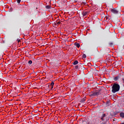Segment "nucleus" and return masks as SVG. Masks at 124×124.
<instances>
[{
    "instance_id": "1",
    "label": "nucleus",
    "mask_w": 124,
    "mask_h": 124,
    "mask_svg": "<svg viewBox=\"0 0 124 124\" xmlns=\"http://www.w3.org/2000/svg\"><path fill=\"white\" fill-rule=\"evenodd\" d=\"M120 85L116 82L114 83L112 87V92L113 93H117V92H119V91H120Z\"/></svg>"
},
{
    "instance_id": "2",
    "label": "nucleus",
    "mask_w": 124,
    "mask_h": 124,
    "mask_svg": "<svg viewBox=\"0 0 124 124\" xmlns=\"http://www.w3.org/2000/svg\"><path fill=\"white\" fill-rule=\"evenodd\" d=\"M99 94H100V90L98 92H94L91 94V96H96V95H99Z\"/></svg>"
},
{
    "instance_id": "3",
    "label": "nucleus",
    "mask_w": 124,
    "mask_h": 124,
    "mask_svg": "<svg viewBox=\"0 0 124 124\" xmlns=\"http://www.w3.org/2000/svg\"><path fill=\"white\" fill-rule=\"evenodd\" d=\"M121 77H122V75L119 74V75H118L117 76L114 78L113 80L115 81H118V79H120V78H121Z\"/></svg>"
},
{
    "instance_id": "4",
    "label": "nucleus",
    "mask_w": 124,
    "mask_h": 124,
    "mask_svg": "<svg viewBox=\"0 0 124 124\" xmlns=\"http://www.w3.org/2000/svg\"><path fill=\"white\" fill-rule=\"evenodd\" d=\"M105 119H106V114L104 113L101 116V121H103V122H104V121H105Z\"/></svg>"
},
{
    "instance_id": "5",
    "label": "nucleus",
    "mask_w": 124,
    "mask_h": 124,
    "mask_svg": "<svg viewBox=\"0 0 124 124\" xmlns=\"http://www.w3.org/2000/svg\"><path fill=\"white\" fill-rule=\"evenodd\" d=\"M111 12H112V13H113V14H118V13H119V11L115 9H111Z\"/></svg>"
},
{
    "instance_id": "6",
    "label": "nucleus",
    "mask_w": 124,
    "mask_h": 124,
    "mask_svg": "<svg viewBox=\"0 0 124 124\" xmlns=\"http://www.w3.org/2000/svg\"><path fill=\"white\" fill-rule=\"evenodd\" d=\"M87 14H88V12H86L85 11H83L82 13V15L83 17H85V16H87Z\"/></svg>"
},
{
    "instance_id": "7",
    "label": "nucleus",
    "mask_w": 124,
    "mask_h": 124,
    "mask_svg": "<svg viewBox=\"0 0 124 124\" xmlns=\"http://www.w3.org/2000/svg\"><path fill=\"white\" fill-rule=\"evenodd\" d=\"M120 116L121 118H122L123 119H124V112H121L120 113Z\"/></svg>"
},
{
    "instance_id": "8",
    "label": "nucleus",
    "mask_w": 124,
    "mask_h": 124,
    "mask_svg": "<svg viewBox=\"0 0 124 124\" xmlns=\"http://www.w3.org/2000/svg\"><path fill=\"white\" fill-rule=\"evenodd\" d=\"M75 46H76V47H77L78 48H79L80 47V44L79 43H75Z\"/></svg>"
},
{
    "instance_id": "9",
    "label": "nucleus",
    "mask_w": 124,
    "mask_h": 124,
    "mask_svg": "<svg viewBox=\"0 0 124 124\" xmlns=\"http://www.w3.org/2000/svg\"><path fill=\"white\" fill-rule=\"evenodd\" d=\"M74 65H76V64H78V61L76 60L74 62H73Z\"/></svg>"
},
{
    "instance_id": "10",
    "label": "nucleus",
    "mask_w": 124,
    "mask_h": 124,
    "mask_svg": "<svg viewBox=\"0 0 124 124\" xmlns=\"http://www.w3.org/2000/svg\"><path fill=\"white\" fill-rule=\"evenodd\" d=\"M106 105H107V106H110V101H107Z\"/></svg>"
},
{
    "instance_id": "11",
    "label": "nucleus",
    "mask_w": 124,
    "mask_h": 124,
    "mask_svg": "<svg viewBox=\"0 0 124 124\" xmlns=\"http://www.w3.org/2000/svg\"><path fill=\"white\" fill-rule=\"evenodd\" d=\"M46 9H50L51 6H49V5H46Z\"/></svg>"
},
{
    "instance_id": "12",
    "label": "nucleus",
    "mask_w": 124,
    "mask_h": 124,
    "mask_svg": "<svg viewBox=\"0 0 124 124\" xmlns=\"http://www.w3.org/2000/svg\"><path fill=\"white\" fill-rule=\"evenodd\" d=\"M116 64L117 65H121V61H118L117 62Z\"/></svg>"
},
{
    "instance_id": "13",
    "label": "nucleus",
    "mask_w": 124,
    "mask_h": 124,
    "mask_svg": "<svg viewBox=\"0 0 124 124\" xmlns=\"http://www.w3.org/2000/svg\"><path fill=\"white\" fill-rule=\"evenodd\" d=\"M54 84H55V83H54V82H53V81L51 82V84H50V86H52V89H53V87H54Z\"/></svg>"
},
{
    "instance_id": "14",
    "label": "nucleus",
    "mask_w": 124,
    "mask_h": 124,
    "mask_svg": "<svg viewBox=\"0 0 124 124\" xmlns=\"http://www.w3.org/2000/svg\"><path fill=\"white\" fill-rule=\"evenodd\" d=\"M82 58H83V59H86L87 58V55H86V54H84L82 55Z\"/></svg>"
},
{
    "instance_id": "15",
    "label": "nucleus",
    "mask_w": 124,
    "mask_h": 124,
    "mask_svg": "<svg viewBox=\"0 0 124 124\" xmlns=\"http://www.w3.org/2000/svg\"><path fill=\"white\" fill-rule=\"evenodd\" d=\"M109 45L110 47H113V43H109Z\"/></svg>"
},
{
    "instance_id": "16",
    "label": "nucleus",
    "mask_w": 124,
    "mask_h": 124,
    "mask_svg": "<svg viewBox=\"0 0 124 124\" xmlns=\"http://www.w3.org/2000/svg\"><path fill=\"white\" fill-rule=\"evenodd\" d=\"M29 64H31L32 63V61L31 60H30L28 62Z\"/></svg>"
},
{
    "instance_id": "17",
    "label": "nucleus",
    "mask_w": 124,
    "mask_h": 124,
    "mask_svg": "<svg viewBox=\"0 0 124 124\" xmlns=\"http://www.w3.org/2000/svg\"><path fill=\"white\" fill-rule=\"evenodd\" d=\"M78 68H79V66L77 65V66H75V69H78Z\"/></svg>"
},
{
    "instance_id": "18",
    "label": "nucleus",
    "mask_w": 124,
    "mask_h": 124,
    "mask_svg": "<svg viewBox=\"0 0 124 124\" xmlns=\"http://www.w3.org/2000/svg\"><path fill=\"white\" fill-rule=\"evenodd\" d=\"M17 3H20L21 2V0H17Z\"/></svg>"
},
{
    "instance_id": "19",
    "label": "nucleus",
    "mask_w": 124,
    "mask_h": 124,
    "mask_svg": "<svg viewBox=\"0 0 124 124\" xmlns=\"http://www.w3.org/2000/svg\"><path fill=\"white\" fill-rule=\"evenodd\" d=\"M85 99H82V100H81V102H85Z\"/></svg>"
},
{
    "instance_id": "20",
    "label": "nucleus",
    "mask_w": 124,
    "mask_h": 124,
    "mask_svg": "<svg viewBox=\"0 0 124 124\" xmlns=\"http://www.w3.org/2000/svg\"><path fill=\"white\" fill-rule=\"evenodd\" d=\"M57 25H60V24H61V21H59L58 22H57Z\"/></svg>"
},
{
    "instance_id": "21",
    "label": "nucleus",
    "mask_w": 124,
    "mask_h": 124,
    "mask_svg": "<svg viewBox=\"0 0 124 124\" xmlns=\"http://www.w3.org/2000/svg\"><path fill=\"white\" fill-rule=\"evenodd\" d=\"M17 42H20V41H21V40H20V39H17Z\"/></svg>"
},
{
    "instance_id": "22",
    "label": "nucleus",
    "mask_w": 124,
    "mask_h": 124,
    "mask_svg": "<svg viewBox=\"0 0 124 124\" xmlns=\"http://www.w3.org/2000/svg\"><path fill=\"white\" fill-rule=\"evenodd\" d=\"M54 25L55 26H57V25H58L57 22H54Z\"/></svg>"
},
{
    "instance_id": "23",
    "label": "nucleus",
    "mask_w": 124,
    "mask_h": 124,
    "mask_svg": "<svg viewBox=\"0 0 124 124\" xmlns=\"http://www.w3.org/2000/svg\"><path fill=\"white\" fill-rule=\"evenodd\" d=\"M102 124H106V123H102Z\"/></svg>"
},
{
    "instance_id": "24",
    "label": "nucleus",
    "mask_w": 124,
    "mask_h": 124,
    "mask_svg": "<svg viewBox=\"0 0 124 124\" xmlns=\"http://www.w3.org/2000/svg\"><path fill=\"white\" fill-rule=\"evenodd\" d=\"M106 19H107V20L108 19V17L107 16V17H106Z\"/></svg>"
},
{
    "instance_id": "25",
    "label": "nucleus",
    "mask_w": 124,
    "mask_h": 124,
    "mask_svg": "<svg viewBox=\"0 0 124 124\" xmlns=\"http://www.w3.org/2000/svg\"><path fill=\"white\" fill-rule=\"evenodd\" d=\"M123 82H124V78H122Z\"/></svg>"
},
{
    "instance_id": "26",
    "label": "nucleus",
    "mask_w": 124,
    "mask_h": 124,
    "mask_svg": "<svg viewBox=\"0 0 124 124\" xmlns=\"http://www.w3.org/2000/svg\"><path fill=\"white\" fill-rule=\"evenodd\" d=\"M50 87H51V89H53V88H52V86H50Z\"/></svg>"
}]
</instances>
